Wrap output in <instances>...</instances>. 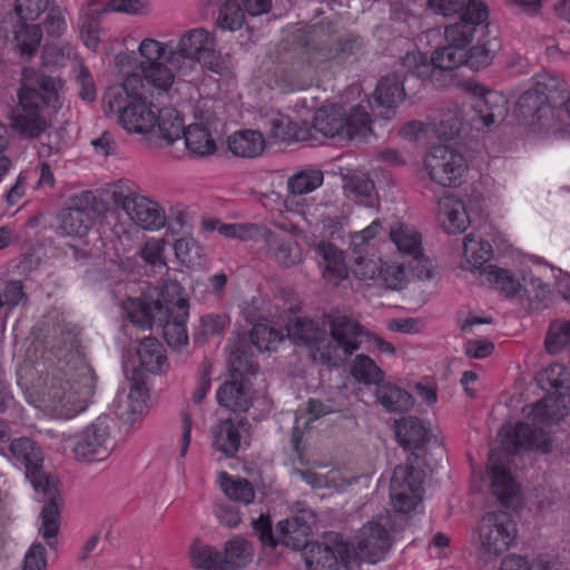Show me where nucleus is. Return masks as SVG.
Masks as SVG:
<instances>
[{
    "mask_svg": "<svg viewBox=\"0 0 570 570\" xmlns=\"http://www.w3.org/2000/svg\"><path fill=\"white\" fill-rule=\"evenodd\" d=\"M403 518L390 512L366 522L348 542V554L353 564L364 561L376 563L392 546L391 532L402 529Z\"/></svg>",
    "mask_w": 570,
    "mask_h": 570,
    "instance_id": "8",
    "label": "nucleus"
},
{
    "mask_svg": "<svg viewBox=\"0 0 570 570\" xmlns=\"http://www.w3.org/2000/svg\"><path fill=\"white\" fill-rule=\"evenodd\" d=\"M478 535L480 557L492 560L509 550L517 537V525L505 511L489 512L479 521Z\"/></svg>",
    "mask_w": 570,
    "mask_h": 570,
    "instance_id": "10",
    "label": "nucleus"
},
{
    "mask_svg": "<svg viewBox=\"0 0 570 570\" xmlns=\"http://www.w3.org/2000/svg\"><path fill=\"white\" fill-rule=\"evenodd\" d=\"M538 382L544 390L553 391L542 400L523 409L533 424L551 425L568 414L570 405V370L560 363H553L538 375Z\"/></svg>",
    "mask_w": 570,
    "mask_h": 570,
    "instance_id": "7",
    "label": "nucleus"
},
{
    "mask_svg": "<svg viewBox=\"0 0 570 570\" xmlns=\"http://www.w3.org/2000/svg\"><path fill=\"white\" fill-rule=\"evenodd\" d=\"M140 366L150 373H161L168 367L166 351L155 337L148 336L140 341L137 347Z\"/></svg>",
    "mask_w": 570,
    "mask_h": 570,
    "instance_id": "33",
    "label": "nucleus"
},
{
    "mask_svg": "<svg viewBox=\"0 0 570 570\" xmlns=\"http://www.w3.org/2000/svg\"><path fill=\"white\" fill-rule=\"evenodd\" d=\"M313 126L326 137L344 138V110L336 106L321 108L315 112Z\"/></svg>",
    "mask_w": 570,
    "mask_h": 570,
    "instance_id": "37",
    "label": "nucleus"
},
{
    "mask_svg": "<svg viewBox=\"0 0 570 570\" xmlns=\"http://www.w3.org/2000/svg\"><path fill=\"white\" fill-rule=\"evenodd\" d=\"M228 318L225 315L207 314L200 317L199 334L207 340L212 336H219L223 334Z\"/></svg>",
    "mask_w": 570,
    "mask_h": 570,
    "instance_id": "62",
    "label": "nucleus"
},
{
    "mask_svg": "<svg viewBox=\"0 0 570 570\" xmlns=\"http://www.w3.org/2000/svg\"><path fill=\"white\" fill-rule=\"evenodd\" d=\"M362 327L354 320L337 315L331 320L330 336L324 333L320 362L337 365L360 348Z\"/></svg>",
    "mask_w": 570,
    "mask_h": 570,
    "instance_id": "11",
    "label": "nucleus"
},
{
    "mask_svg": "<svg viewBox=\"0 0 570 570\" xmlns=\"http://www.w3.org/2000/svg\"><path fill=\"white\" fill-rule=\"evenodd\" d=\"M17 48L22 56L31 58L38 50L42 31L39 24L20 23L14 31Z\"/></svg>",
    "mask_w": 570,
    "mask_h": 570,
    "instance_id": "49",
    "label": "nucleus"
},
{
    "mask_svg": "<svg viewBox=\"0 0 570 570\" xmlns=\"http://www.w3.org/2000/svg\"><path fill=\"white\" fill-rule=\"evenodd\" d=\"M503 443L514 452L535 450L541 453H549L552 449V440L546 431L523 422L514 426Z\"/></svg>",
    "mask_w": 570,
    "mask_h": 570,
    "instance_id": "21",
    "label": "nucleus"
},
{
    "mask_svg": "<svg viewBox=\"0 0 570 570\" xmlns=\"http://www.w3.org/2000/svg\"><path fill=\"white\" fill-rule=\"evenodd\" d=\"M348 191L360 202L372 199L375 186L372 179L365 175H356L348 179L346 184Z\"/></svg>",
    "mask_w": 570,
    "mask_h": 570,
    "instance_id": "64",
    "label": "nucleus"
},
{
    "mask_svg": "<svg viewBox=\"0 0 570 570\" xmlns=\"http://www.w3.org/2000/svg\"><path fill=\"white\" fill-rule=\"evenodd\" d=\"M405 79V77L393 71L382 77L374 92L377 104L384 108H394L401 104L406 96Z\"/></svg>",
    "mask_w": 570,
    "mask_h": 570,
    "instance_id": "31",
    "label": "nucleus"
},
{
    "mask_svg": "<svg viewBox=\"0 0 570 570\" xmlns=\"http://www.w3.org/2000/svg\"><path fill=\"white\" fill-rule=\"evenodd\" d=\"M304 561L308 570H340L343 564L352 567L348 554V542L335 535L331 543L309 542L303 551Z\"/></svg>",
    "mask_w": 570,
    "mask_h": 570,
    "instance_id": "19",
    "label": "nucleus"
},
{
    "mask_svg": "<svg viewBox=\"0 0 570 570\" xmlns=\"http://www.w3.org/2000/svg\"><path fill=\"white\" fill-rule=\"evenodd\" d=\"M390 237L400 253L415 261L423 256L422 236L414 226L397 224L391 228Z\"/></svg>",
    "mask_w": 570,
    "mask_h": 570,
    "instance_id": "34",
    "label": "nucleus"
},
{
    "mask_svg": "<svg viewBox=\"0 0 570 570\" xmlns=\"http://www.w3.org/2000/svg\"><path fill=\"white\" fill-rule=\"evenodd\" d=\"M261 238L265 240L269 255L279 266L292 267L302 262V249L293 237L276 234L264 227Z\"/></svg>",
    "mask_w": 570,
    "mask_h": 570,
    "instance_id": "25",
    "label": "nucleus"
},
{
    "mask_svg": "<svg viewBox=\"0 0 570 570\" xmlns=\"http://www.w3.org/2000/svg\"><path fill=\"white\" fill-rule=\"evenodd\" d=\"M393 72L405 77V82H409L411 79L424 80L432 76V66L430 59L423 52L413 49L400 58L397 69Z\"/></svg>",
    "mask_w": 570,
    "mask_h": 570,
    "instance_id": "36",
    "label": "nucleus"
},
{
    "mask_svg": "<svg viewBox=\"0 0 570 570\" xmlns=\"http://www.w3.org/2000/svg\"><path fill=\"white\" fill-rule=\"evenodd\" d=\"M62 85L61 79L43 73L33 77L24 75L12 115V128L20 136L33 139L46 130L47 121L42 110L48 108L57 111L61 107Z\"/></svg>",
    "mask_w": 570,
    "mask_h": 570,
    "instance_id": "5",
    "label": "nucleus"
},
{
    "mask_svg": "<svg viewBox=\"0 0 570 570\" xmlns=\"http://www.w3.org/2000/svg\"><path fill=\"white\" fill-rule=\"evenodd\" d=\"M376 396L382 406L389 412H406L413 406L412 395L393 384L380 385Z\"/></svg>",
    "mask_w": 570,
    "mask_h": 570,
    "instance_id": "43",
    "label": "nucleus"
},
{
    "mask_svg": "<svg viewBox=\"0 0 570 570\" xmlns=\"http://www.w3.org/2000/svg\"><path fill=\"white\" fill-rule=\"evenodd\" d=\"M250 341L261 352L275 351L278 345L284 341V335L281 331L275 330L267 324H255L250 331Z\"/></svg>",
    "mask_w": 570,
    "mask_h": 570,
    "instance_id": "53",
    "label": "nucleus"
},
{
    "mask_svg": "<svg viewBox=\"0 0 570 570\" xmlns=\"http://www.w3.org/2000/svg\"><path fill=\"white\" fill-rule=\"evenodd\" d=\"M245 22V9L237 0L225 1L218 10L216 26L225 31H236Z\"/></svg>",
    "mask_w": 570,
    "mask_h": 570,
    "instance_id": "50",
    "label": "nucleus"
},
{
    "mask_svg": "<svg viewBox=\"0 0 570 570\" xmlns=\"http://www.w3.org/2000/svg\"><path fill=\"white\" fill-rule=\"evenodd\" d=\"M156 125L158 126L161 139L168 145L179 140L186 131L183 119L175 109L170 108L159 110Z\"/></svg>",
    "mask_w": 570,
    "mask_h": 570,
    "instance_id": "47",
    "label": "nucleus"
},
{
    "mask_svg": "<svg viewBox=\"0 0 570 570\" xmlns=\"http://www.w3.org/2000/svg\"><path fill=\"white\" fill-rule=\"evenodd\" d=\"M183 292L179 283L169 281L161 288L164 303L159 299L129 298L124 309L129 321L142 330H150L158 324L167 344L178 348L188 344L186 321L189 305Z\"/></svg>",
    "mask_w": 570,
    "mask_h": 570,
    "instance_id": "3",
    "label": "nucleus"
},
{
    "mask_svg": "<svg viewBox=\"0 0 570 570\" xmlns=\"http://www.w3.org/2000/svg\"><path fill=\"white\" fill-rule=\"evenodd\" d=\"M176 257L185 265H194L200 255V247L194 238H179L174 244Z\"/></svg>",
    "mask_w": 570,
    "mask_h": 570,
    "instance_id": "63",
    "label": "nucleus"
},
{
    "mask_svg": "<svg viewBox=\"0 0 570 570\" xmlns=\"http://www.w3.org/2000/svg\"><path fill=\"white\" fill-rule=\"evenodd\" d=\"M92 224V216L77 209L63 208L59 214L58 230L61 235L83 237Z\"/></svg>",
    "mask_w": 570,
    "mask_h": 570,
    "instance_id": "44",
    "label": "nucleus"
},
{
    "mask_svg": "<svg viewBox=\"0 0 570 570\" xmlns=\"http://www.w3.org/2000/svg\"><path fill=\"white\" fill-rule=\"evenodd\" d=\"M287 337L296 345H306L314 360L320 361L325 330L314 321L296 317L286 326Z\"/></svg>",
    "mask_w": 570,
    "mask_h": 570,
    "instance_id": "24",
    "label": "nucleus"
},
{
    "mask_svg": "<svg viewBox=\"0 0 570 570\" xmlns=\"http://www.w3.org/2000/svg\"><path fill=\"white\" fill-rule=\"evenodd\" d=\"M219 484L226 497L232 501L249 504L255 499V490L252 483L244 478H233L226 472H220Z\"/></svg>",
    "mask_w": 570,
    "mask_h": 570,
    "instance_id": "46",
    "label": "nucleus"
},
{
    "mask_svg": "<svg viewBox=\"0 0 570 570\" xmlns=\"http://www.w3.org/2000/svg\"><path fill=\"white\" fill-rule=\"evenodd\" d=\"M75 72L80 98L85 101H94L97 96V89L89 69L79 61Z\"/></svg>",
    "mask_w": 570,
    "mask_h": 570,
    "instance_id": "60",
    "label": "nucleus"
},
{
    "mask_svg": "<svg viewBox=\"0 0 570 570\" xmlns=\"http://www.w3.org/2000/svg\"><path fill=\"white\" fill-rule=\"evenodd\" d=\"M195 568L202 570H225L223 556L213 547L195 543L190 552Z\"/></svg>",
    "mask_w": 570,
    "mask_h": 570,
    "instance_id": "52",
    "label": "nucleus"
},
{
    "mask_svg": "<svg viewBox=\"0 0 570 570\" xmlns=\"http://www.w3.org/2000/svg\"><path fill=\"white\" fill-rule=\"evenodd\" d=\"M216 38L205 28H194L180 36L175 48L168 42L145 38L138 46L139 63L146 81L161 92L170 90L175 72L181 77L193 73L203 58L214 52Z\"/></svg>",
    "mask_w": 570,
    "mask_h": 570,
    "instance_id": "2",
    "label": "nucleus"
},
{
    "mask_svg": "<svg viewBox=\"0 0 570 570\" xmlns=\"http://www.w3.org/2000/svg\"><path fill=\"white\" fill-rule=\"evenodd\" d=\"M14 464L24 469V475L38 495L47 500L38 521V533L51 549L58 546L61 499L57 482L43 471L42 448L27 436L13 439L9 446Z\"/></svg>",
    "mask_w": 570,
    "mask_h": 570,
    "instance_id": "4",
    "label": "nucleus"
},
{
    "mask_svg": "<svg viewBox=\"0 0 570 570\" xmlns=\"http://www.w3.org/2000/svg\"><path fill=\"white\" fill-rule=\"evenodd\" d=\"M431 132L440 139L450 140L455 138L462 128V116L460 110L449 108L430 120Z\"/></svg>",
    "mask_w": 570,
    "mask_h": 570,
    "instance_id": "41",
    "label": "nucleus"
},
{
    "mask_svg": "<svg viewBox=\"0 0 570 570\" xmlns=\"http://www.w3.org/2000/svg\"><path fill=\"white\" fill-rule=\"evenodd\" d=\"M352 375L365 384H379L383 380V372L366 355H357L352 367Z\"/></svg>",
    "mask_w": 570,
    "mask_h": 570,
    "instance_id": "56",
    "label": "nucleus"
},
{
    "mask_svg": "<svg viewBox=\"0 0 570 570\" xmlns=\"http://www.w3.org/2000/svg\"><path fill=\"white\" fill-rule=\"evenodd\" d=\"M247 422L239 417L222 420L213 428V445L225 456L233 458L240 449Z\"/></svg>",
    "mask_w": 570,
    "mask_h": 570,
    "instance_id": "23",
    "label": "nucleus"
},
{
    "mask_svg": "<svg viewBox=\"0 0 570 570\" xmlns=\"http://www.w3.org/2000/svg\"><path fill=\"white\" fill-rule=\"evenodd\" d=\"M49 353L57 363L48 374L43 402L52 415L68 420L87 409L95 393L96 375L73 332L55 337Z\"/></svg>",
    "mask_w": 570,
    "mask_h": 570,
    "instance_id": "1",
    "label": "nucleus"
},
{
    "mask_svg": "<svg viewBox=\"0 0 570 570\" xmlns=\"http://www.w3.org/2000/svg\"><path fill=\"white\" fill-rule=\"evenodd\" d=\"M424 165L433 181L448 187L459 185L466 169L463 155L443 145L430 149Z\"/></svg>",
    "mask_w": 570,
    "mask_h": 570,
    "instance_id": "16",
    "label": "nucleus"
},
{
    "mask_svg": "<svg viewBox=\"0 0 570 570\" xmlns=\"http://www.w3.org/2000/svg\"><path fill=\"white\" fill-rule=\"evenodd\" d=\"M49 8V0H16L14 11L21 20H36Z\"/></svg>",
    "mask_w": 570,
    "mask_h": 570,
    "instance_id": "61",
    "label": "nucleus"
},
{
    "mask_svg": "<svg viewBox=\"0 0 570 570\" xmlns=\"http://www.w3.org/2000/svg\"><path fill=\"white\" fill-rule=\"evenodd\" d=\"M227 146L230 153L237 157L254 158L265 149V139L259 131L240 130L228 137Z\"/></svg>",
    "mask_w": 570,
    "mask_h": 570,
    "instance_id": "32",
    "label": "nucleus"
},
{
    "mask_svg": "<svg viewBox=\"0 0 570 570\" xmlns=\"http://www.w3.org/2000/svg\"><path fill=\"white\" fill-rule=\"evenodd\" d=\"M139 72L127 75L124 82L108 88L105 95L106 111L116 115L119 125L130 134L145 135L157 124V112L151 104L141 97L145 85L151 87Z\"/></svg>",
    "mask_w": 570,
    "mask_h": 570,
    "instance_id": "6",
    "label": "nucleus"
},
{
    "mask_svg": "<svg viewBox=\"0 0 570 570\" xmlns=\"http://www.w3.org/2000/svg\"><path fill=\"white\" fill-rule=\"evenodd\" d=\"M370 130V116L362 106H354L350 114L344 112V139L364 136Z\"/></svg>",
    "mask_w": 570,
    "mask_h": 570,
    "instance_id": "54",
    "label": "nucleus"
},
{
    "mask_svg": "<svg viewBox=\"0 0 570 570\" xmlns=\"http://www.w3.org/2000/svg\"><path fill=\"white\" fill-rule=\"evenodd\" d=\"M466 50L451 43L436 48L431 58L432 76L435 70L452 71L465 65Z\"/></svg>",
    "mask_w": 570,
    "mask_h": 570,
    "instance_id": "45",
    "label": "nucleus"
},
{
    "mask_svg": "<svg viewBox=\"0 0 570 570\" xmlns=\"http://www.w3.org/2000/svg\"><path fill=\"white\" fill-rule=\"evenodd\" d=\"M381 230L380 220L375 219L363 230L351 235V247L353 250L352 272L358 279H374L381 268V259L376 258L372 242Z\"/></svg>",
    "mask_w": 570,
    "mask_h": 570,
    "instance_id": "17",
    "label": "nucleus"
},
{
    "mask_svg": "<svg viewBox=\"0 0 570 570\" xmlns=\"http://www.w3.org/2000/svg\"><path fill=\"white\" fill-rule=\"evenodd\" d=\"M439 213L442 227L448 234L463 233L470 225L464 203L452 195L440 198Z\"/></svg>",
    "mask_w": 570,
    "mask_h": 570,
    "instance_id": "26",
    "label": "nucleus"
},
{
    "mask_svg": "<svg viewBox=\"0 0 570 570\" xmlns=\"http://www.w3.org/2000/svg\"><path fill=\"white\" fill-rule=\"evenodd\" d=\"M570 344V321L554 323L546 337V348L550 354H557Z\"/></svg>",
    "mask_w": 570,
    "mask_h": 570,
    "instance_id": "57",
    "label": "nucleus"
},
{
    "mask_svg": "<svg viewBox=\"0 0 570 570\" xmlns=\"http://www.w3.org/2000/svg\"><path fill=\"white\" fill-rule=\"evenodd\" d=\"M396 438L406 449H420L429 439V432L421 420L414 416L395 421Z\"/></svg>",
    "mask_w": 570,
    "mask_h": 570,
    "instance_id": "35",
    "label": "nucleus"
},
{
    "mask_svg": "<svg viewBox=\"0 0 570 570\" xmlns=\"http://www.w3.org/2000/svg\"><path fill=\"white\" fill-rule=\"evenodd\" d=\"M488 17V8L482 1L468 0L465 10L460 13L455 21L450 22L444 28L446 43L466 50L475 38L478 29L487 21Z\"/></svg>",
    "mask_w": 570,
    "mask_h": 570,
    "instance_id": "18",
    "label": "nucleus"
},
{
    "mask_svg": "<svg viewBox=\"0 0 570 570\" xmlns=\"http://www.w3.org/2000/svg\"><path fill=\"white\" fill-rule=\"evenodd\" d=\"M324 174L315 167H306L295 171L287 178V190L293 196H301L316 190L323 185Z\"/></svg>",
    "mask_w": 570,
    "mask_h": 570,
    "instance_id": "40",
    "label": "nucleus"
},
{
    "mask_svg": "<svg viewBox=\"0 0 570 570\" xmlns=\"http://www.w3.org/2000/svg\"><path fill=\"white\" fill-rule=\"evenodd\" d=\"M185 146L197 157H206L216 151V142L209 130L200 124H190L185 131Z\"/></svg>",
    "mask_w": 570,
    "mask_h": 570,
    "instance_id": "39",
    "label": "nucleus"
},
{
    "mask_svg": "<svg viewBox=\"0 0 570 570\" xmlns=\"http://www.w3.org/2000/svg\"><path fill=\"white\" fill-rule=\"evenodd\" d=\"M216 400L220 406L234 412H246L252 405L249 389L238 380L222 384L216 392Z\"/></svg>",
    "mask_w": 570,
    "mask_h": 570,
    "instance_id": "29",
    "label": "nucleus"
},
{
    "mask_svg": "<svg viewBox=\"0 0 570 570\" xmlns=\"http://www.w3.org/2000/svg\"><path fill=\"white\" fill-rule=\"evenodd\" d=\"M465 86L473 94L468 117L475 130L490 129L504 120L508 115L505 96L494 90H488L479 83L468 82Z\"/></svg>",
    "mask_w": 570,
    "mask_h": 570,
    "instance_id": "13",
    "label": "nucleus"
},
{
    "mask_svg": "<svg viewBox=\"0 0 570 570\" xmlns=\"http://www.w3.org/2000/svg\"><path fill=\"white\" fill-rule=\"evenodd\" d=\"M147 394L145 389L134 383L127 394L117 395L116 414L127 423L134 424L147 409Z\"/></svg>",
    "mask_w": 570,
    "mask_h": 570,
    "instance_id": "28",
    "label": "nucleus"
},
{
    "mask_svg": "<svg viewBox=\"0 0 570 570\" xmlns=\"http://www.w3.org/2000/svg\"><path fill=\"white\" fill-rule=\"evenodd\" d=\"M121 208L129 218L144 229H160L166 222L165 210L149 197L131 193L121 200Z\"/></svg>",
    "mask_w": 570,
    "mask_h": 570,
    "instance_id": "20",
    "label": "nucleus"
},
{
    "mask_svg": "<svg viewBox=\"0 0 570 570\" xmlns=\"http://www.w3.org/2000/svg\"><path fill=\"white\" fill-rule=\"evenodd\" d=\"M314 250L317 265L326 283L336 286L348 276L344 254L334 244L320 242L315 245Z\"/></svg>",
    "mask_w": 570,
    "mask_h": 570,
    "instance_id": "22",
    "label": "nucleus"
},
{
    "mask_svg": "<svg viewBox=\"0 0 570 570\" xmlns=\"http://www.w3.org/2000/svg\"><path fill=\"white\" fill-rule=\"evenodd\" d=\"M218 233L226 238H237L246 242L261 238L264 227L255 224H223L219 225Z\"/></svg>",
    "mask_w": 570,
    "mask_h": 570,
    "instance_id": "58",
    "label": "nucleus"
},
{
    "mask_svg": "<svg viewBox=\"0 0 570 570\" xmlns=\"http://www.w3.org/2000/svg\"><path fill=\"white\" fill-rule=\"evenodd\" d=\"M311 525L302 517H292L277 524V544L282 543L293 550H305L309 544Z\"/></svg>",
    "mask_w": 570,
    "mask_h": 570,
    "instance_id": "27",
    "label": "nucleus"
},
{
    "mask_svg": "<svg viewBox=\"0 0 570 570\" xmlns=\"http://www.w3.org/2000/svg\"><path fill=\"white\" fill-rule=\"evenodd\" d=\"M533 79V87L520 96L517 107L523 117L540 120L543 114H552L553 108L564 105L569 90L567 82L557 75L543 72Z\"/></svg>",
    "mask_w": 570,
    "mask_h": 570,
    "instance_id": "9",
    "label": "nucleus"
},
{
    "mask_svg": "<svg viewBox=\"0 0 570 570\" xmlns=\"http://www.w3.org/2000/svg\"><path fill=\"white\" fill-rule=\"evenodd\" d=\"M499 49L500 41L498 38H480L476 45L466 48L465 65L474 70L487 68L491 65Z\"/></svg>",
    "mask_w": 570,
    "mask_h": 570,
    "instance_id": "42",
    "label": "nucleus"
},
{
    "mask_svg": "<svg viewBox=\"0 0 570 570\" xmlns=\"http://www.w3.org/2000/svg\"><path fill=\"white\" fill-rule=\"evenodd\" d=\"M229 366L233 380L239 377L243 381L258 371V365L253 357L239 347L232 351Z\"/></svg>",
    "mask_w": 570,
    "mask_h": 570,
    "instance_id": "55",
    "label": "nucleus"
},
{
    "mask_svg": "<svg viewBox=\"0 0 570 570\" xmlns=\"http://www.w3.org/2000/svg\"><path fill=\"white\" fill-rule=\"evenodd\" d=\"M362 49V40L354 35L337 36L330 33L324 27L313 28L312 39L306 45L308 61L318 66L332 60H343Z\"/></svg>",
    "mask_w": 570,
    "mask_h": 570,
    "instance_id": "12",
    "label": "nucleus"
},
{
    "mask_svg": "<svg viewBox=\"0 0 570 570\" xmlns=\"http://www.w3.org/2000/svg\"><path fill=\"white\" fill-rule=\"evenodd\" d=\"M423 479V471L410 464L394 468L390 482V499L396 512L405 514L415 510L422 501Z\"/></svg>",
    "mask_w": 570,
    "mask_h": 570,
    "instance_id": "14",
    "label": "nucleus"
},
{
    "mask_svg": "<svg viewBox=\"0 0 570 570\" xmlns=\"http://www.w3.org/2000/svg\"><path fill=\"white\" fill-rule=\"evenodd\" d=\"M463 256L471 268H481L492 256V246L488 240L466 235L463 244Z\"/></svg>",
    "mask_w": 570,
    "mask_h": 570,
    "instance_id": "48",
    "label": "nucleus"
},
{
    "mask_svg": "<svg viewBox=\"0 0 570 570\" xmlns=\"http://www.w3.org/2000/svg\"><path fill=\"white\" fill-rule=\"evenodd\" d=\"M385 286L391 289H399L406 279V272L403 263H382L377 275Z\"/></svg>",
    "mask_w": 570,
    "mask_h": 570,
    "instance_id": "59",
    "label": "nucleus"
},
{
    "mask_svg": "<svg viewBox=\"0 0 570 570\" xmlns=\"http://www.w3.org/2000/svg\"><path fill=\"white\" fill-rule=\"evenodd\" d=\"M254 556V548L243 537H234L225 543L223 561L225 570H236L246 567Z\"/></svg>",
    "mask_w": 570,
    "mask_h": 570,
    "instance_id": "38",
    "label": "nucleus"
},
{
    "mask_svg": "<svg viewBox=\"0 0 570 570\" xmlns=\"http://www.w3.org/2000/svg\"><path fill=\"white\" fill-rule=\"evenodd\" d=\"M114 450L110 428L98 419L76 435L72 451L77 460L85 462L105 461Z\"/></svg>",
    "mask_w": 570,
    "mask_h": 570,
    "instance_id": "15",
    "label": "nucleus"
},
{
    "mask_svg": "<svg viewBox=\"0 0 570 570\" xmlns=\"http://www.w3.org/2000/svg\"><path fill=\"white\" fill-rule=\"evenodd\" d=\"M487 279L508 297L515 296L522 288L520 282L507 269L489 265L484 268Z\"/></svg>",
    "mask_w": 570,
    "mask_h": 570,
    "instance_id": "51",
    "label": "nucleus"
},
{
    "mask_svg": "<svg viewBox=\"0 0 570 570\" xmlns=\"http://www.w3.org/2000/svg\"><path fill=\"white\" fill-rule=\"evenodd\" d=\"M491 490L494 497L503 503L517 494V484L508 464L499 459L490 456Z\"/></svg>",
    "mask_w": 570,
    "mask_h": 570,
    "instance_id": "30",
    "label": "nucleus"
}]
</instances>
